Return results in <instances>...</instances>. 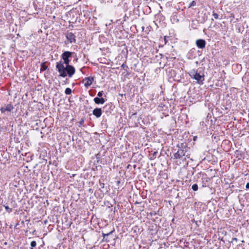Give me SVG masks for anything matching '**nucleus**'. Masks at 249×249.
Instances as JSON below:
<instances>
[{"label":"nucleus","instance_id":"1","mask_svg":"<svg viewBox=\"0 0 249 249\" xmlns=\"http://www.w3.org/2000/svg\"><path fill=\"white\" fill-rule=\"evenodd\" d=\"M56 69L59 73V76L71 77L75 72V69L73 66L63 65L61 60L56 63Z\"/></svg>","mask_w":249,"mask_h":249},{"label":"nucleus","instance_id":"2","mask_svg":"<svg viewBox=\"0 0 249 249\" xmlns=\"http://www.w3.org/2000/svg\"><path fill=\"white\" fill-rule=\"evenodd\" d=\"M178 150L174 153L173 156L171 157L174 160L180 159L183 157H187L189 158L190 155L189 150L190 148L188 147L186 142H181L178 143L177 145Z\"/></svg>","mask_w":249,"mask_h":249},{"label":"nucleus","instance_id":"3","mask_svg":"<svg viewBox=\"0 0 249 249\" xmlns=\"http://www.w3.org/2000/svg\"><path fill=\"white\" fill-rule=\"evenodd\" d=\"M189 75L191 78L196 81V82L199 84H203L204 81V74H200L199 72L196 71L195 69H193L188 72Z\"/></svg>","mask_w":249,"mask_h":249},{"label":"nucleus","instance_id":"4","mask_svg":"<svg viewBox=\"0 0 249 249\" xmlns=\"http://www.w3.org/2000/svg\"><path fill=\"white\" fill-rule=\"evenodd\" d=\"M115 108V106L112 103L107 104L103 107V111L105 112L107 116L111 114Z\"/></svg>","mask_w":249,"mask_h":249},{"label":"nucleus","instance_id":"5","mask_svg":"<svg viewBox=\"0 0 249 249\" xmlns=\"http://www.w3.org/2000/svg\"><path fill=\"white\" fill-rule=\"evenodd\" d=\"M14 107L11 104H8L7 105H4L3 107H2L0 110L2 113H5L6 112H11L13 109Z\"/></svg>","mask_w":249,"mask_h":249},{"label":"nucleus","instance_id":"6","mask_svg":"<svg viewBox=\"0 0 249 249\" xmlns=\"http://www.w3.org/2000/svg\"><path fill=\"white\" fill-rule=\"evenodd\" d=\"M196 44L197 48L203 49L206 47V42L203 39H198L196 41Z\"/></svg>","mask_w":249,"mask_h":249},{"label":"nucleus","instance_id":"7","mask_svg":"<svg viewBox=\"0 0 249 249\" xmlns=\"http://www.w3.org/2000/svg\"><path fill=\"white\" fill-rule=\"evenodd\" d=\"M66 37L70 43H75L76 36L72 32H68L66 34Z\"/></svg>","mask_w":249,"mask_h":249},{"label":"nucleus","instance_id":"8","mask_svg":"<svg viewBox=\"0 0 249 249\" xmlns=\"http://www.w3.org/2000/svg\"><path fill=\"white\" fill-rule=\"evenodd\" d=\"M196 52L195 48H192L187 53L186 56L188 59H193L196 56Z\"/></svg>","mask_w":249,"mask_h":249},{"label":"nucleus","instance_id":"9","mask_svg":"<svg viewBox=\"0 0 249 249\" xmlns=\"http://www.w3.org/2000/svg\"><path fill=\"white\" fill-rule=\"evenodd\" d=\"M75 54L74 52H71L70 51H65L61 54L62 59H70L71 58L73 54Z\"/></svg>","mask_w":249,"mask_h":249},{"label":"nucleus","instance_id":"10","mask_svg":"<svg viewBox=\"0 0 249 249\" xmlns=\"http://www.w3.org/2000/svg\"><path fill=\"white\" fill-rule=\"evenodd\" d=\"M103 110L101 108H95L92 111V114L96 118H100L102 114Z\"/></svg>","mask_w":249,"mask_h":249},{"label":"nucleus","instance_id":"11","mask_svg":"<svg viewBox=\"0 0 249 249\" xmlns=\"http://www.w3.org/2000/svg\"><path fill=\"white\" fill-rule=\"evenodd\" d=\"M84 80L86 81V83H85L84 86L86 88H88L92 84V82L94 80V78L93 77L89 76L86 77Z\"/></svg>","mask_w":249,"mask_h":249},{"label":"nucleus","instance_id":"12","mask_svg":"<svg viewBox=\"0 0 249 249\" xmlns=\"http://www.w3.org/2000/svg\"><path fill=\"white\" fill-rule=\"evenodd\" d=\"M93 101L95 104L97 105L104 104L106 102V100L103 97H95Z\"/></svg>","mask_w":249,"mask_h":249},{"label":"nucleus","instance_id":"13","mask_svg":"<svg viewBox=\"0 0 249 249\" xmlns=\"http://www.w3.org/2000/svg\"><path fill=\"white\" fill-rule=\"evenodd\" d=\"M114 231V229H113L112 231L109 232L107 233H102V236L103 237V241H105L107 242H108L109 241V239L108 238L109 235L112 234Z\"/></svg>","mask_w":249,"mask_h":249},{"label":"nucleus","instance_id":"14","mask_svg":"<svg viewBox=\"0 0 249 249\" xmlns=\"http://www.w3.org/2000/svg\"><path fill=\"white\" fill-rule=\"evenodd\" d=\"M208 178L206 177V176L201 179V181H200L199 185L201 186L202 187H206L208 185Z\"/></svg>","mask_w":249,"mask_h":249},{"label":"nucleus","instance_id":"15","mask_svg":"<svg viewBox=\"0 0 249 249\" xmlns=\"http://www.w3.org/2000/svg\"><path fill=\"white\" fill-rule=\"evenodd\" d=\"M123 1V0H111V3L113 6L116 7L120 5Z\"/></svg>","mask_w":249,"mask_h":249},{"label":"nucleus","instance_id":"16","mask_svg":"<svg viewBox=\"0 0 249 249\" xmlns=\"http://www.w3.org/2000/svg\"><path fill=\"white\" fill-rule=\"evenodd\" d=\"M235 156L236 158H238V160L241 159L243 157V152L240 150H236L235 151Z\"/></svg>","mask_w":249,"mask_h":249},{"label":"nucleus","instance_id":"17","mask_svg":"<svg viewBox=\"0 0 249 249\" xmlns=\"http://www.w3.org/2000/svg\"><path fill=\"white\" fill-rule=\"evenodd\" d=\"M206 176H207V175L205 173L199 172L196 175V178H195L198 179L199 178H201V179H202V178L205 177Z\"/></svg>","mask_w":249,"mask_h":249},{"label":"nucleus","instance_id":"18","mask_svg":"<svg viewBox=\"0 0 249 249\" xmlns=\"http://www.w3.org/2000/svg\"><path fill=\"white\" fill-rule=\"evenodd\" d=\"M48 69V66L46 65V62H43L40 64V71H44Z\"/></svg>","mask_w":249,"mask_h":249},{"label":"nucleus","instance_id":"19","mask_svg":"<svg viewBox=\"0 0 249 249\" xmlns=\"http://www.w3.org/2000/svg\"><path fill=\"white\" fill-rule=\"evenodd\" d=\"M63 61L61 60V63H63V65L66 66H71L70 64L71 60L70 59H62Z\"/></svg>","mask_w":249,"mask_h":249},{"label":"nucleus","instance_id":"20","mask_svg":"<svg viewBox=\"0 0 249 249\" xmlns=\"http://www.w3.org/2000/svg\"><path fill=\"white\" fill-rule=\"evenodd\" d=\"M3 206L5 208L6 212L10 213L11 212H12V208H10L7 204H3Z\"/></svg>","mask_w":249,"mask_h":249},{"label":"nucleus","instance_id":"21","mask_svg":"<svg viewBox=\"0 0 249 249\" xmlns=\"http://www.w3.org/2000/svg\"><path fill=\"white\" fill-rule=\"evenodd\" d=\"M148 230L151 232V234H155L157 233V231L154 229V226H150L148 228Z\"/></svg>","mask_w":249,"mask_h":249},{"label":"nucleus","instance_id":"22","mask_svg":"<svg viewBox=\"0 0 249 249\" xmlns=\"http://www.w3.org/2000/svg\"><path fill=\"white\" fill-rule=\"evenodd\" d=\"M157 153H158L157 151H154L153 153L151 154L150 155V160H154L156 158Z\"/></svg>","mask_w":249,"mask_h":249},{"label":"nucleus","instance_id":"23","mask_svg":"<svg viewBox=\"0 0 249 249\" xmlns=\"http://www.w3.org/2000/svg\"><path fill=\"white\" fill-rule=\"evenodd\" d=\"M85 120V118H82L77 123L78 124V125L79 127H81L83 124L84 123Z\"/></svg>","mask_w":249,"mask_h":249},{"label":"nucleus","instance_id":"24","mask_svg":"<svg viewBox=\"0 0 249 249\" xmlns=\"http://www.w3.org/2000/svg\"><path fill=\"white\" fill-rule=\"evenodd\" d=\"M192 190L194 191H196L198 190V185L196 183H195V184H194L192 186Z\"/></svg>","mask_w":249,"mask_h":249},{"label":"nucleus","instance_id":"25","mask_svg":"<svg viewBox=\"0 0 249 249\" xmlns=\"http://www.w3.org/2000/svg\"><path fill=\"white\" fill-rule=\"evenodd\" d=\"M65 93L66 95H70L71 93V89L69 88H67L65 90Z\"/></svg>","mask_w":249,"mask_h":249},{"label":"nucleus","instance_id":"26","mask_svg":"<svg viewBox=\"0 0 249 249\" xmlns=\"http://www.w3.org/2000/svg\"><path fill=\"white\" fill-rule=\"evenodd\" d=\"M31 249H33L34 248L36 247V241H33L31 242Z\"/></svg>","mask_w":249,"mask_h":249},{"label":"nucleus","instance_id":"27","mask_svg":"<svg viewBox=\"0 0 249 249\" xmlns=\"http://www.w3.org/2000/svg\"><path fill=\"white\" fill-rule=\"evenodd\" d=\"M99 190H101V192H103L101 190L102 189H104L105 187V184L103 182H102L100 180H99Z\"/></svg>","mask_w":249,"mask_h":249},{"label":"nucleus","instance_id":"28","mask_svg":"<svg viewBox=\"0 0 249 249\" xmlns=\"http://www.w3.org/2000/svg\"><path fill=\"white\" fill-rule=\"evenodd\" d=\"M104 95V92L103 90L99 91L97 93V97H102V96Z\"/></svg>","mask_w":249,"mask_h":249},{"label":"nucleus","instance_id":"29","mask_svg":"<svg viewBox=\"0 0 249 249\" xmlns=\"http://www.w3.org/2000/svg\"><path fill=\"white\" fill-rule=\"evenodd\" d=\"M193 222L195 223V224H196V225L198 227L199 226V224L201 223V220H198V221H196L195 220V219H193L192 220Z\"/></svg>","mask_w":249,"mask_h":249},{"label":"nucleus","instance_id":"30","mask_svg":"<svg viewBox=\"0 0 249 249\" xmlns=\"http://www.w3.org/2000/svg\"><path fill=\"white\" fill-rule=\"evenodd\" d=\"M213 16L214 19H218L219 18V15L214 11L213 12Z\"/></svg>","mask_w":249,"mask_h":249},{"label":"nucleus","instance_id":"31","mask_svg":"<svg viewBox=\"0 0 249 249\" xmlns=\"http://www.w3.org/2000/svg\"><path fill=\"white\" fill-rule=\"evenodd\" d=\"M157 214V213L156 211H153L152 212H150L149 214H148V215H150L151 216H154Z\"/></svg>","mask_w":249,"mask_h":249},{"label":"nucleus","instance_id":"32","mask_svg":"<svg viewBox=\"0 0 249 249\" xmlns=\"http://www.w3.org/2000/svg\"><path fill=\"white\" fill-rule=\"evenodd\" d=\"M196 5V2L195 0L192 1L189 4V7L194 6Z\"/></svg>","mask_w":249,"mask_h":249},{"label":"nucleus","instance_id":"33","mask_svg":"<svg viewBox=\"0 0 249 249\" xmlns=\"http://www.w3.org/2000/svg\"><path fill=\"white\" fill-rule=\"evenodd\" d=\"M0 130L2 131H6L9 130V129H7L6 126H2V127H0Z\"/></svg>","mask_w":249,"mask_h":249},{"label":"nucleus","instance_id":"34","mask_svg":"<svg viewBox=\"0 0 249 249\" xmlns=\"http://www.w3.org/2000/svg\"><path fill=\"white\" fill-rule=\"evenodd\" d=\"M246 43H247V41L245 39H243L242 42H241V44L243 46V47L244 46H245L246 45Z\"/></svg>","mask_w":249,"mask_h":249},{"label":"nucleus","instance_id":"35","mask_svg":"<svg viewBox=\"0 0 249 249\" xmlns=\"http://www.w3.org/2000/svg\"><path fill=\"white\" fill-rule=\"evenodd\" d=\"M237 241V239L236 238H232L231 241L230 242L231 243H232L233 244L234 242H236Z\"/></svg>","mask_w":249,"mask_h":249},{"label":"nucleus","instance_id":"36","mask_svg":"<svg viewBox=\"0 0 249 249\" xmlns=\"http://www.w3.org/2000/svg\"><path fill=\"white\" fill-rule=\"evenodd\" d=\"M169 37L168 36H164V41H165V43L166 44V43L167 42V39L169 38Z\"/></svg>","mask_w":249,"mask_h":249},{"label":"nucleus","instance_id":"37","mask_svg":"<svg viewBox=\"0 0 249 249\" xmlns=\"http://www.w3.org/2000/svg\"><path fill=\"white\" fill-rule=\"evenodd\" d=\"M44 244L43 243V245H41L39 247H38V249H44Z\"/></svg>","mask_w":249,"mask_h":249},{"label":"nucleus","instance_id":"38","mask_svg":"<svg viewBox=\"0 0 249 249\" xmlns=\"http://www.w3.org/2000/svg\"><path fill=\"white\" fill-rule=\"evenodd\" d=\"M230 18H231V20H232L234 18V15L232 13L231 14Z\"/></svg>","mask_w":249,"mask_h":249},{"label":"nucleus","instance_id":"39","mask_svg":"<svg viewBox=\"0 0 249 249\" xmlns=\"http://www.w3.org/2000/svg\"><path fill=\"white\" fill-rule=\"evenodd\" d=\"M246 189H249V182H248L246 185Z\"/></svg>","mask_w":249,"mask_h":249},{"label":"nucleus","instance_id":"40","mask_svg":"<svg viewBox=\"0 0 249 249\" xmlns=\"http://www.w3.org/2000/svg\"><path fill=\"white\" fill-rule=\"evenodd\" d=\"M121 67L123 68H124L125 67L127 68V66L125 64H123L121 66Z\"/></svg>","mask_w":249,"mask_h":249},{"label":"nucleus","instance_id":"41","mask_svg":"<svg viewBox=\"0 0 249 249\" xmlns=\"http://www.w3.org/2000/svg\"><path fill=\"white\" fill-rule=\"evenodd\" d=\"M171 73L172 74H174L175 73V71L174 70H171Z\"/></svg>","mask_w":249,"mask_h":249},{"label":"nucleus","instance_id":"42","mask_svg":"<svg viewBox=\"0 0 249 249\" xmlns=\"http://www.w3.org/2000/svg\"><path fill=\"white\" fill-rule=\"evenodd\" d=\"M197 136H195V137H194V138H193V140H194V141H196V140L197 139Z\"/></svg>","mask_w":249,"mask_h":249},{"label":"nucleus","instance_id":"43","mask_svg":"<svg viewBox=\"0 0 249 249\" xmlns=\"http://www.w3.org/2000/svg\"><path fill=\"white\" fill-rule=\"evenodd\" d=\"M197 53H200V54H199V55H201V53H202V52H201V51H199V50H198V51H197Z\"/></svg>","mask_w":249,"mask_h":249},{"label":"nucleus","instance_id":"44","mask_svg":"<svg viewBox=\"0 0 249 249\" xmlns=\"http://www.w3.org/2000/svg\"><path fill=\"white\" fill-rule=\"evenodd\" d=\"M12 123L11 122H10L9 123H7V124H9V125L10 126H13V125L11 124Z\"/></svg>","mask_w":249,"mask_h":249},{"label":"nucleus","instance_id":"45","mask_svg":"<svg viewBox=\"0 0 249 249\" xmlns=\"http://www.w3.org/2000/svg\"><path fill=\"white\" fill-rule=\"evenodd\" d=\"M172 201H171V200H169V204H170V205H171V203H172Z\"/></svg>","mask_w":249,"mask_h":249},{"label":"nucleus","instance_id":"46","mask_svg":"<svg viewBox=\"0 0 249 249\" xmlns=\"http://www.w3.org/2000/svg\"><path fill=\"white\" fill-rule=\"evenodd\" d=\"M7 244V242H4L3 244V245H6Z\"/></svg>","mask_w":249,"mask_h":249},{"label":"nucleus","instance_id":"47","mask_svg":"<svg viewBox=\"0 0 249 249\" xmlns=\"http://www.w3.org/2000/svg\"><path fill=\"white\" fill-rule=\"evenodd\" d=\"M77 60H78V58L76 57V58L75 59V61H77Z\"/></svg>","mask_w":249,"mask_h":249},{"label":"nucleus","instance_id":"48","mask_svg":"<svg viewBox=\"0 0 249 249\" xmlns=\"http://www.w3.org/2000/svg\"><path fill=\"white\" fill-rule=\"evenodd\" d=\"M178 197H179V195H178V194L177 196L176 197L178 198Z\"/></svg>","mask_w":249,"mask_h":249},{"label":"nucleus","instance_id":"49","mask_svg":"<svg viewBox=\"0 0 249 249\" xmlns=\"http://www.w3.org/2000/svg\"><path fill=\"white\" fill-rule=\"evenodd\" d=\"M75 176V174H73L72 177H74Z\"/></svg>","mask_w":249,"mask_h":249},{"label":"nucleus","instance_id":"50","mask_svg":"<svg viewBox=\"0 0 249 249\" xmlns=\"http://www.w3.org/2000/svg\"><path fill=\"white\" fill-rule=\"evenodd\" d=\"M91 96H94V95H93V94H90Z\"/></svg>","mask_w":249,"mask_h":249},{"label":"nucleus","instance_id":"51","mask_svg":"<svg viewBox=\"0 0 249 249\" xmlns=\"http://www.w3.org/2000/svg\"><path fill=\"white\" fill-rule=\"evenodd\" d=\"M233 187V185H232L231 187L230 186V188H232Z\"/></svg>","mask_w":249,"mask_h":249}]
</instances>
